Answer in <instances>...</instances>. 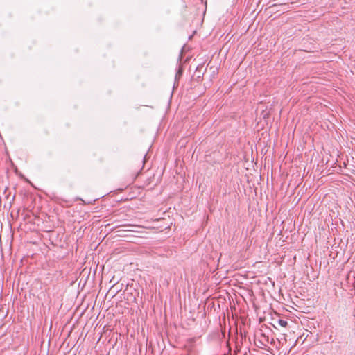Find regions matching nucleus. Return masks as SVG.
Instances as JSON below:
<instances>
[{"instance_id": "f257e3e1", "label": "nucleus", "mask_w": 355, "mask_h": 355, "mask_svg": "<svg viewBox=\"0 0 355 355\" xmlns=\"http://www.w3.org/2000/svg\"><path fill=\"white\" fill-rule=\"evenodd\" d=\"M204 65L203 64H199L197 66L195 71V76H196V78L198 80H199L203 76L204 72L203 71Z\"/></svg>"}, {"instance_id": "f03ea898", "label": "nucleus", "mask_w": 355, "mask_h": 355, "mask_svg": "<svg viewBox=\"0 0 355 355\" xmlns=\"http://www.w3.org/2000/svg\"><path fill=\"white\" fill-rule=\"evenodd\" d=\"M276 322L278 325H279L282 327H286L288 325L287 320H284V319H278L276 320Z\"/></svg>"}, {"instance_id": "7ed1b4c3", "label": "nucleus", "mask_w": 355, "mask_h": 355, "mask_svg": "<svg viewBox=\"0 0 355 355\" xmlns=\"http://www.w3.org/2000/svg\"><path fill=\"white\" fill-rule=\"evenodd\" d=\"M210 69H213L211 76H212V78H214L216 74L217 73L218 69H217V68L212 67H210Z\"/></svg>"}, {"instance_id": "20e7f679", "label": "nucleus", "mask_w": 355, "mask_h": 355, "mask_svg": "<svg viewBox=\"0 0 355 355\" xmlns=\"http://www.w3.org/2000/svg\"><path fill=\"white\" fill-rule=\"evenodd\" d=\"M182 73V70L181 69H179L177 73H176V76H175V79H177L178 77H180Z\"/></svg>"}]
</instances>
